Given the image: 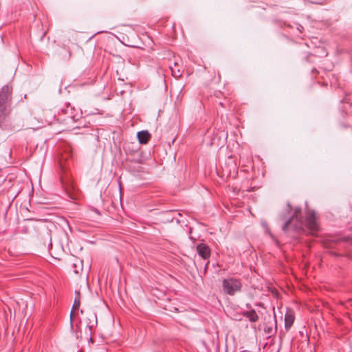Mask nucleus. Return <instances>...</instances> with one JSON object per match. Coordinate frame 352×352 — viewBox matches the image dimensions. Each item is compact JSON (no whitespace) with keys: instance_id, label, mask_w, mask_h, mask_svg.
<instances>
[{"instance_id":"f257e3e1","label":"nucleus","mask_w":352,"mask_h":352,"mask_svg":"<svg viewBox=\"0 0 352 352\" xmlns=\"http://www.w3.org/2000/svg\"><path fill=\"white\" fill-rule=\"evenodd\" d=\"M286 210L288 214L282 216L283 219H287L283 226V230L284 232H287L290 226L297 232L301 231L307 232L313 235L319 230V226L316 221V214L314 211L308 212L305 220H302L299 218L300 213V208H296L294 212H292V206L288 204Z\"/></svg>"},{"instance_id":"f03ea898","label":"nucleus","mask_w":352,"mask_h":352,"mask_svg":"<svg viewBox=\"0 0 352 352\" xmlns=\"http://www.w3.org/2000/svg\"><path fill=\"white\" fill-rule=\"evenodd\" d=\"M12 87L9 85L2 87L0 92V122L5 120L10 113L9 101L11 100Z\"/></svg>"},{"instance_id":"7ed1b4c3","label":"nucleus","mask_w":352,"mask_h":352,"mask_svg":"<svg viewBox=\"0 0 352 352\" xmlns=\"http://www.w3.org/2000/svg\"><path fill=\"white\" fill-rule=\"evenodd\" d=\"M222 287L225 293L228 295H234L236 292L241 290L242 285L239 280L230 278L223 280Z\"/></svg>"},{"instance_id":"20e7f679","label":"nucleus","mask_w":352,"mask_h":352,"mask_svg":"<svg viewBox=\"0 0 352 352\" xmlns=\"http://www.w3.org/2000/svg\"><path fill=\"white\" fill-rule=\"evenodd\" d=\"M197 250L200 256L204 259H208L210 256V249L205 243H201L197 246Z\"/></svg>"},{"instance_id":"39448f33","label":"nucleus","mask_w":352,"mask_h":352,"mask_svg":"<svg viewBox=\"0 0 352 352\" xmlns=\"http://www.w3.org/2000/svg\"><path fill=\"white\" fill-rule=\"evenodd\" d=\"M137 136L140 143L146 144L149 140L150 135L147 131H142L138 133Z\"/></svg>"},{"instance_id":"423d86ee","label":"nucleus","mask_w":352,"mask_h":352,"mask_svg":"<svg viewBox=\"0 0 352 352\" xmlns=\"http://www.w3.org/2000/svg\"><path fill=\"white\" fill-rule=\"evenodd\" d=\"M294 321V315L290 313L287 312L285 316V327L286 329H289L290 327L292 326Z\"/></svg>"},{"instance_id":"0eeeda50","label":"nucleus","mask_w":352,"mask_h":352,"mask_svg":"<svg viewBox=\"0 0 352 352\" xmlns=\"http://www.w3.org/2000/svg\"><path fill=\"white\" fill-rule=\"evenodd\" d=\"M245 316L250 322H256L258 318L256 312L254 310L247 311Z\"/></svg>"},{"instance_id":"6e6552de","label":"nucleus","mask_w":352,"mask_h":352,"mask_svg":"<svg viewBox=\"0 0 352 352\" xmlns=\"http://www.w3.org/2000/svg\"><path fill=\"white\" fill-rule=\"evenodd\" d=\"M80 298L79 297H76V298L74 299V304H73V306H72V311H71V314H70V318L71 319L72 318V316H73V313L74 311V310H77L80 306Z\"/></svg>"},{"instance_id":"1a4fd4ad","label":"nucleus","mask_w":352,"mask_h":352,"mask_svg":"<svg viewBox=\"0 0 352 352\" xmlns=\"http://www.w3.org/2000/svg\"><path fill=\"white\" fill-rule=\"evenodd\" d=\"M87 328H88V329H89V331H91V328H92V326H91V325H89V324H87ZM91 332H89V335H91Z\"/></svg>"},{"instance_id":"9d476101","label":"nucleus","mask_w":352,"mask_h":352,"mask_svg":"<svg viewBox=\"0 0 352 352\" xmlns=\"http://www.w3.org/2000/svg\"><path fill=\"white\" fill-rule=\"evenodd\" d=\"M297 29H298L300 32H301V31H302V30L303 29V27H302V25H298V26L297 27Z\"/></svg>"},{"instance_id":"9b49d317","label":"nucleus","mask_w":352,"mask_h":352,"mask_svg":"<svg viewBox=\"0 0 352 352\" xmlns=\"http://www.w3.org/2000/svg\"><path fill=\"white\" fill-rule=\"evenodd\" d=\"M93 211H94V212H96V214H100V212H99V210H98V209H96V208H94V209L93 210Z\"/></svg>"},{"instance_id":"f8f14e48","label":"nucleus","mask_w":352,"mask_h":352,"mask_svg":"<svg viewBox=\"0 0 352 352\" xmlns=\"http://www.w3.org/2000/svg\"><path fill=\"white\" fill-rule=\"evenodd\" d=\"M268 232H269L270 235L272 237H273L272 234L269 230H268Z\"/></svg>"},{"instance_id":"ddd939ff","label":"nucleus","mask_w":352,"mask_h":352,"mask_svg":"<svg viewBox=\"0 0 352 352\" xmlns=\"http://www.w3.org/2000/svg\"><path fill=\"white\" fill-rule=\"evenodd\" d=\"M76 294L78 296H79V295H80V293H79V292H77L76 291Z\"/></svg>"}]
</instances>
